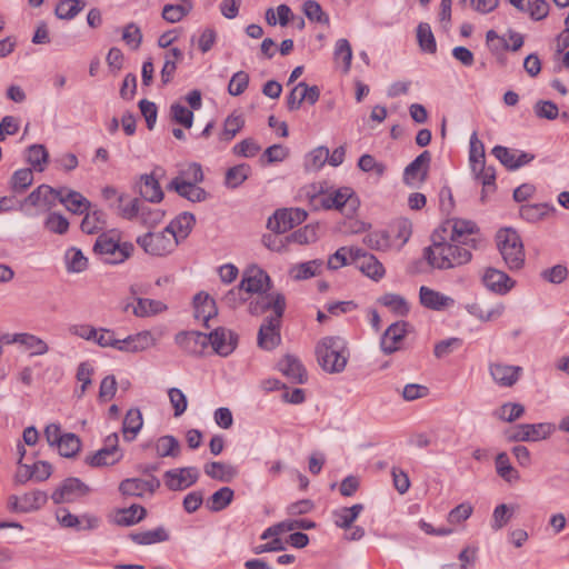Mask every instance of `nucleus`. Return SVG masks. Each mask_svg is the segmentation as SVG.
Returning <instances> with one entry per match:
<instances>
[{
  "mask_svg": "<svg viewBox=\"0 0 569 569\" xmlns=\"http://www.w3.org/2000/svg\"><path fill=\"white\" fill-rule=\"evenodd\" d=\"M471 257L470 248L451 240L448 242L438 232L432 236V244L423 249V258L428 264L440 270L465 264Z\"/></svg>",
  "mask_w": 569,
  "mask_h": 569,
  "instance_id": "obj_1",
  "label": "nucleus"
},
{
  "mask_svg": "<svg viewBox=\"0 0 569 569\" xmlns=\"http://www.w3.org/2000/svg\"><path fill=\"white\" fill-rule=\"evenodd\" d=\"M318 363L329 373L342 372L349 359L347 342L339 336L322 338L316 347Z\"/></svg>",
  "mask_w": 569,
  "mask_h": 569,
  "instance_id": "obj_2",
  "label": "nucleus"
},
{
  "mask_svg": "<svg viewBox=\"0 0 569 569\" xmlns=\"http://www.w3.org/2000/svg\"><path fill=\"white\" fill-rule=\"evenodd\" d=\"M497 247L509 270H520L525 264V249L520 236L512 229H501L497 233Z\"/></svg>",
  "mask_w": 569,
  "mask_h": 569,
  "instance_id": "obj_3",
  "label": "nucleus"
},
{
  "mask_svg": "<svg viewBox=\"0 0 569 569\" xmlns=\"http://www.w3.org/2000/svg\"><path fill=\"white\" fill-rule=\"evenodd\" d=\"M93 251L104 263L118 264L131 256L133 244L130 242L120 243L113 237L102 233L96 240Z\"/></svg>",
  "mask_w": 569,
  "mask_h": 569,
  "instance_id": "obj_4",
  "label": "nucleus"
},
{
  "mask_svg": "<svg viewBox=\"0 0 569 569\" xmlns=\"http://www.w3.org/2000/svg\"><path fill=\"white\" fill-rule=\"evenodd\" d=\"M137 243L146 253L157 257L166 256L177 247V239L173 238L166 229L160 232H148L138 237Z\"/></svg>",
  "mask_w": 569,
  "mask_h": 569,
  "instance_id": "obj_5",
  "label": "nucleus"
},
{
  "mask_svg": "<svg viewBox=\"0 0 569 569\" xmlns=\"http://www.w3.org/2000/svg\"><path fill=\"white\" fill-rule=\"evenodd\" d=\"M307 212L300 208L279 209L269 218L267 227L274 233L283 234L307 219Z\"/></svg>",
  "mask_w": 569,
  "mask_h": 569,
  "instance_id": "obj_6",
  "label": "nucleus"
},
{
  "mask_svg": "<svg viewBox=\"0 0 569 569\" xmlns=\"http://www.w3.org/2000/svg\"><path fill=\"white\" fill-rule=\"evenodd\" d=\"M553 429L548 422L521 423L508 430L506 435L509 441H539L547 439Z\"/></svg>",
  "mask_w": 569,
  "mask_h": 569,
  "instance_id": "obj_7",
  "label": "nucleus"
},
{
  "mask_svg": "<svg viewBox=\"0 0 569 569\" xmlns=\"http://www.w3.org/2000/svg\"><path fill=\"white\" fill-rule=\"evenodd\" d=\"M161 486L160 480L150 475L149 477L142 478H127L119 485V491L124 497H137L143 498L149 495L152 496Z\"/></svg>",
  "mask_w": 569,
  "mask_h": 569,
  "instance_id": "obj_8",
  "label": "nucleus"
},
{
  "mask_svg": "<svg viewBox=\"0 0 569 569\" xmlns=\"http://www.w3.org/2000/svg\"><path fill=\"white\" fill-rule=\"evenodd\" d=\"M119 438L117 433H111L104 439V446L96 453L86 457V463L91 467L112 466L117 463L122 455L118 448Z\"/></svg>",
  "mask_w": 569,
  "mask_h": 569,
  "instance_id": "obj_9",
  "label": "nucleus"
},
{
  "mask_svg": "<svg viewBox=\"0 0 569 569\" xmlns=\"http://www.w3.org/2000/svg\"><path fill=\"white\" fill-rule=\"evenodd\" d=\"M249 303V312L258 316L271 309L270 317H282L286 309V298L282 293H258Z\"/></svg>",
  "mask_w": 569,
  "mask_h": 569,
  "instance_id": "obj_10",
  "label": "nucleus"
},
{
  "mask_svg": "<svg viewBox=\"0 0 569 569\" xmlns=\"http://www.w3.org/2000/svg\"><path fill=\"white\" fill-rule=\"evenodd\" d=\"M90 492L89 486L78 478L66 479L51 495L54 503L73 502Z\"/></svg>",
  "mask_w": 569,
  "mask_h": 569,
  "instance_id": "obj_11",
  "label": "nucleus"
},
{
  "mask_svg": "<svg viewBox=\"0 0 569 569\" xmlns=\"http://www.w3.org/2000/svg\"><path fill=\"white\" fill-rule=\"evenodd\" d=\"M351 262L367 277L375 281L380 280L385 276L382 263L371 253L362 249H353L351 251Z\"/></svg>",
  "mask_w": 569,
  "mask_h": 569,
  "instance_id": "obj_12",
  "label": "nucleus"
},
{
  "mask_svg": "<svg viewBox=\"0 0 569 569\" xmlns=\"http://www.w3.org/2000/svg\"><path fill=\"white\" fill-rule=\"evenodd\" d=\"M168 489L173 491L184 490L199 479V470L196 467L171 469L163 475Z\"/></svg>",
  "mask_w": 569,
  "mask_h": 569,
  "instance_id": "obj_13",
  "label": "nucleus"
},
{
  "mask_svg": "<svg viewBox=\"0 0 569 569\" xmlns=\"http://www.w3.org/2000/svg\"><path fill=\"white\" fill-rule=\"evenodd\" d=\"M239 284L246 293H264L269 289L270 278L258 266H250L243 271Z\"/></svg>",
  "mask_w": 569,
  "mask_h": 569,
  "instance_id": "obj_14",
  "label": "nucleus"
},
{
  "mask_svg": "<svg viewBox=\"0 0 569 569\" xmlns=\"http://www.w3.org/2000/svg\"><path fill=\"white\" fill-rule=\"evenodd\" d=\"M207 337L213 351L221 357L231 355L238 343V336L223 327L216 328Z\"/></svg>",
  "mask_w": 569,
  "mask_h": 569,
  "instance_id": "obj_15",
  "label": "nucleus"
},
{
  "mask_svg": "<svg viewBox=\"0 0 569 569\" xmlns=\"http://www.w3.org/2000/svg\"><path fill=\"white\" fill-rule=\"evenodd\" d=\"M282 317H266L258 332V346L264 350H272L281 341L280 327Z\"/></svg>",
  "mask_w": 569,
  "mask_h": 569,
  "instance_id": "obj_16",
  "label": "nucleus"
},
{
  "mask_svg": "<svg viewBox=\"0 0 569 569\" xmlns=\"http://www.w3.org/2000/svg\"><path fill=\"white\" fill-rule=\"evenodd\" d=\"M448 223L451 227L450 240L452 242L461 243L468 248H477L478 239L475 234L478 233V228L475 222L456 219Z\"/></svg>",
  "mask_w": 569,
  "mask_h": 569,
  "instance_id": "obj_17",
  "label": "nucleus"
},
{
  "mask_svg": "<svg viewBox=\"0 0 569 569\" xmlns=\"http://www.w3.org/2000/svg\"><path fill=\"white\" fill-rule=\"evenodd\" d=\"M482 283L495 293L506 295L515 287L516 281L499 269L487 268L482 274Z\"/></svg>",
  "mask_w": 569,
  "mask_h": 569,
  "instance_id": "obj_18",
  "label": "nucleus"
},
{
  "mask_svg": "<svg viewBox=\"0 0 569 569\" xmlns=\"http://www.w3.org/2000/svg\"><path fill=\"white\" fill-rule=\"evenodd\" d=\"M174 341L189 355H201L209 346L207 333L200 331H181L176 335Z\"/></svg>",
  "mask_w": 569,
  "mask_h": 569,
  "instance_id": "obj_19",
  "label": "nucleus"
},
{
  "mask_svg": "<svg viewBox=\"0 0 569 569\" xmlns=\"http://www.w3.org/2000/svg\"><path fill=\"white\" fill-rule=\"evenodd\" d=\"M431 162V153L428 150L421 152L411 161L403 171V180L407 184H413L416 180L423 182L428 177Z\"/></svg>",
  "mask_w": 569,
  "mask_h": 569,
  "instance_id": "obj_20",
  "label": "nucleus"
},
{
  "mask_svg": "<svg viewBox=\"0 0 569 569\" xmlns=\"http://www.w3.org/2000/svg\"><path fill=\"white\" fill-rule=\"evenodd\" d=\"M156 345V339L150 331H141L136 335L117 339L116 348L123 352H139L147 350Z\"/></svg>",
  "mask_w": 569,
  "mask_h": 569,
  "instance_id": "obj_21",
  "label": "nucleus"
},
{
  "mask_svg": "<svg viewBox=\"0 0 569 569\" xmlns=\"http://www.w3.org/2000/svg\"><path fill=\"white\" fill-rule=\"evenodd\" d=\"M60 196L61 188L54 189L48 184H41L26 198V203H29L33 207L50 209L54 207L57 202H59Z\"/></svg>",
  "mask_w": 569,
  "mask_h": 569,
  "instance_id": "obj_22",
  "label": "nucleus"
},
{
  "mask_svg": "<svg viewBox=\"0 0 569 569\" xmlns=\"http://www.w3.org/2000/svg\"><path fill=\"white\" fill-rule=\"evenodd\" d=\"M489 371L492 379L502 387H512L522 373L520 366L505 365L501 362L490 363Z\"/></svg>",
  "mask_w": 569,
  "mask_h": 569,
  "instance_id": "obj_23",
  "label": "nucleus"
},
{
  "mask_svg": "<svg viewBox=\"0 0 569 569\" xmlns=\"http://www.w3.org/2000/svg\"><path fill=\"white\" fill-rule=\"evenodd\" d=\"M407 322L397 321L390 325L381 337L380 347L386 355H391L398 350V343L405 338L407 332Z\"/></svg>",
  "mask_w": 569,
  "mask_h": 569,
  "instance_id": "obj_24",
  "label": "nucleus"
},
{
  "mask_svg": "<svg viewBox=\"0 0 569 569\" xmlns=\"http://www.w3.org/2000/svg\"><path fill=\"white\" fill-rule=\"evenodd\" d=\"M278 368L292 383L302 385L307 381V371L303 365L292 355H286L279 361Z\"/></svg>",
  "mask_w": 569,
  "mask_h": 569,
  "instance_id": "obj_25",
  "label": "nucleus"
},
{
  "mask_svg": "<svg viewBox=\"0 0 569 569\" xmlns=\"http://www.w3.org/2000/svg\"><path fill=\"white\" fill-rule=\"evenodd\" d=\"M137 188L139 194L149 202L157 203L163 199V191L154 172L141 174Z\"/></svg>",
  "mask_w": 569,
  "mask_h": 569,
  "instance_id": "obj_26",
  "label": "nucleus"
},
{
  "mask_svg": "<svg viewBox=\"0 0 569 569\" xmlns=\"http://www.w3.org/2000/svg\"><path fill=\"white\" fill-rule=\"evenodd\" d=\"M194 318L201 320L209 328V320L218 315V308L213 298L206 292H199L193 298Z\"/></svg>",
  "mask_w": 569,
  "mask_h": 569,
  "instance_id": "obj_27",
  "label": "nucleus"
},
{
  "mask_svg": "<svg viewBox=\"0 0 569 569\" xmlns=\"http://www.w3.org/2000/svg\"><path fill=\"white\" fill-rule=\"evenodd\" d=\"M419 298L423 307L437 311L443 310L455 303V300L451 297L426 286L420 287Z\"/></svg>",
  "mask_w": 569,
  "mask_h": 569,
  "instance_id": "obj_28",
  "label": "nucleus"
},
{
  "mask_svg": "<svg viewBox=\"0 0 569 569\" xmlns=\"http://www.w3.org/2000/svg\"><path fill=\"white\" fill-rule=\"evenodd\" d=\"M194 223L196 219L192 213L182 212L166 227V231L177 239L178 246L180 240H183L189 236Z\"/></svg>",
  "mask_w": 569,
  "mask_h": 569,
  "instance_id": "obj_29",
  "label": "nucleus"
},
{
  "mask_svg": "<svg viewBox=\"0 0 569 569\" xmlns=\"http://www.w3.org/2000/svg\"><path fill=\"white\" fill-rule=\"evenodd\" d=\"M59 202L62 203L67 210L77 214H82L89 211L91 207L90 201L86 199L80 192L69 190L67 188H61Z\"/></svg>",
  "mask_w": 569,
  "mask_h": 569,
  "instance_id": "obj_30",
  "label": "nucleus"
},
{
  "mask_svg": "<svg viewBox=\"0 0 569 569\" xmlns=\"http://www.w3.org/2000/svg\"><path fill=\"white\" fill-rule=\"evenodd\" d=\"M203 470L208 477L222 482H230L238 475V469L234 466L220 461L206 463Z\"/></svg>",
  "mask_w": 569,
  "mask_h": 569,
  "instance_id": "obj_31",
  "label": "nucleus"
},
{
  "mask_svg": "<svg viewBox=\"0 0 569 569\" xmlns=\"http://www.w3.org/2000/svg\"><path fill=\"white\" fill-rule=\"evenodd\" d=\"M363 509L365 506L362 503L339 508L332 512L333 522L339 528L349 529Z\"/></svg>",
  "mask_w": 569,
  "mask_h": 569,
  "instance_id": "obj_32",
  "label": "nucleus"
},
{
  "mask_svg": "<svg viewBox=\"0 0 569 569\" xmlns=\"http://www.w3.org/2000/svg\"><path fill=\"white\" fill-rule=\"evenodd\" d=\"M147 516V510L140 505H132L129 508L119 509L114 515V522L119 526H133L139 523Z\"/></svg>",
  "mask_w": 569,
  "mask_h": 569,
  "instance_id": "obj_33",
  "label": "nucleus"
},
{
  "mask_svg": "<svg viewBox=\"0 0 569 569\" xmlns=\"http://www.w3.org/2000/svg\"><path fill=\"white\" fill-rule=\"evenodd\" d=\"M386 233H388L391 243L395 240H399V248H401L408 242V240L411 237V221L406 218L396 219L393 222L390 223L388 230H386Z\"/></svg>",
  "mask_w": 569,
  "mask_h": 569,
  "instance_id": "obj_34",
  "label": "nucleus"
},
{
  "mask_svg": "<svg viewBox=\"0 0 569 569\" xmlns=\"http://www.w3.org/2000/svg\"><path fill=\"white\" fill-rule=\"evenodd\" d=\"M331 193V203H333L335 209L341 211L345 210L347 214L355 212L358 206V199L353 196V192L350 188H340Z\"/></svg>",
  "mask_w": 569,
  "mask_h": 569,
  "instance_id": "obj_35",
  "label": "nucleus"
},
{
  "mask_svg": "<svg viewBox=\"0 0 569 569\" xmlns=\"http://www.w3.org/2000/svg\"><path fill=\"white\" fill-rule=\"evenodd\" d=\"M142 425L143 420L141 411L138 408L128 410L122 423L124 440L132 441L142 428Z\"/></svg>",
  "mask_w": 569,
  "mask_h": 569,
  "instance_id": "obj_36",
  "label": "nucleus"
},
{
  "mask_svg": "<svg viewBox=\"0 0 569 569\" xmlns=\"http://www.w3.org/2000/svg\"><path fill=\"white\" fill-rule=\"evenodd\" d=\"M168 188L192 202L204 201L208 196L207 191L197 184L170 182Z\"/></svg>",
  "mask_w": 569,
  "mask_h": 569,
  "instance_id": "obj_37",
  "label": "nucleus"
},
{
  "mask_svg": "<svg viewBox=\"0 0 569 569\" xmlns=\"http://www.w3.org/2000/svg\"><path fill=\"white\" fill-rule=\"evenodd\" d=\"M129 538L137 545H152L169 540V533L163 527L142 532H131Z\"/></svg>",
  "mask_w": 569,
  "mask_h": 569,
  "instance_id": "obj_38",
  "label": "nucleus"
},
{
  "mask_svg": "<svg viewBox=\"0 0 569 569\" xmlns=\"http://www.w3.org/2000/svg\"><path fill=\"white\" fill-rule=\"evenodd\" d=\"M183 59V52L179 48H171L164 53V63L161 69V81L167 84L173 78L177 62Z\"/></svg>",
  "mask_w": 569,
  "mask_h": 569,
  "instance_id": "obj_39",
  "label": "nucleus"
},
{
  "mask_svg": "<svg viewBox=\"0 0 569 569\" xmlns=\"http://www.w3.org/2000/svg\"><path fill=\"white\" fill-rule=\"evenodd\" d=\"M13 340L31 351V356H41L49 351V347L44 340L31 333H16Z\"/></svg>",
  "mask_w": 569,
  "mask_h": 569,
  "instance_id": "obj_40",
  "label": "nucleus"
},
{
  "mask_svg": "<svg viewBox=\"0 0 569 569\" xmlns=\"http://www.w3.org/2000/svg\"><path fill=\"white\" fill-rule=\"evenodd\" d=\"M243 127L244 119L241 114L234 112L229 114L223 122L222 131L219 133V140L223 142L231 141Z\"/></svg>",
  "mask_w": 569,
  "mask_h": 569,
  "instance_id": "obj_41",
  "label": "nucleus"
},
{
  "mask_svg": "<svg viewBox=\"0 0 569 569\" xmlns=\"http://www.w3.org/2000/svg\"><path fill=\"white\" fill-rule=\"evenodd\" d=\"M27 161L33 170L42 172L49 161V153L43 144H32L27 150Z\"/></svg>",
  "mask_w": 569,
  "mask_h": 569,
  "instance_id": "obj_42",
  "label": "nucleus"
},
{
  "mask_svg": "<svg viewBox=\"0 0 569 569\" xmlns=\"http://www.w3.org/2000/svg\"><path fill=\"white\" fill-rule=\"evenodd\" d=\"M233 495L234 492L231 488H220L209 498L207 502L208 509L213 512L226 509L232 502Z\"/></svg>",
  "mask_w": 569,
  "mask_h": 569,
  "instance_id": "obj_43",
  "label": "nucleus"
},
{
  "mask_svg": "<svg viewBox=\"0 0 569 569\" xmlns=\"http://www.w3.org/2000/svg\"><path fill=\"white\" fill-rule=\"evenodd\" d=\"M250 172L251 168L247 163L231 167L226 172L224 183L228 188L236 189L248 179Z\"/></svg>",
  "mask_w": 569,
  "mask_h": 569,
  "instance_id": "obj_44",
  "label": "nucleus"
},
{
  "mask_svg": "<svg viewBox=\"0 0 569 569\" xmlns=\"http://www.w3.org/2000/svg\"><path fill=\"white\" fill-rule=\"evenodd\" d=\"M166 309V305L159 300L138 298L136 306H133V313L137 317H150Z\"/></svg>",
  "mask_w": 569,
  "mask_h": 569,
  "instance_id": "obj_45",
  "label": "nucleus"
},
{
  "mask_svg": "<svg viewBox=\"0 0 569 569\" xmlns=\"http://www.w3.org/2000/svg\"><path fill=\"white\" fill-rule=\"evenodd\" d=\"M417 40L420 49L427 53L437 51V43L431 27L427 22H420L417 27Z\"/></svg>",
  "mask_w": 569,
  "mask_h": 569,
  "instance_id": "obj_46",
  "label": "nucleus"
},
{
  "mask_svg": "<svg viewBox=\"0 0 569 569\" xmlns=\"http://www.w3.org/2000/svg\"><path fill=\"white\" fill-rule=\"evenodd\" d=\"M86 216L81 222V230L88 234L96 233L102 230L106 226V214L101 210H94L92 212H84Z\"/></svg>",
  "mask_w": 569,
  "mask_h": 569,
  "instance_id": "obj_47",
  "label": "nucleus"
},
{
  "mask_svg": "<svg viewBox=\"0 0 569 569\" xmlns=\"http://www.w3.org/2000/svg\"><path fill=\"white\" fill-rule=\"evenodd\" d=\"M22 513L39 510L46 505L48 496L44 491L34 490L20 496Z\"/></svg>",
  "mask_w": 569,
  "mask_h": 569,
  "instance_id": "obj_48",
  "label": "nucleus"
},
{
  "mask_svg": "<svg viewBox=\"0 0 569 569\" xmlns=\"http://www.w3.org/2000/svg\"><path fill=\"white\" fill-rule=\"evenodd\" d=\"M64 261L69 272H82L88 267V259L78 248H69L64 253Z\"/></svg>",
  "mask_w": 569,
  "mask_h": 569,
  "instance_id": "obj_49",
  "label": "nucleus"
},
{
  "mask_svg": "<svg viewBox=\"0 0 569 569\" xmlns=\"http://www.w3.org/2000/svg\"><path fill=\"white\" fill-rule=\"evenodd\" d=\"M203 180L202 168L199 163H189L186 168L179 171V176L171 180L177 183L198 184Z\"/></svg>",
  "mask_w": 569,
  "mask_h": 569,
  "instance_id": "obj_50",
  "label": "nucleus"
},
{
  "mask_svg": "<svg viewBox=\"0 0 569 569\" xmlns=\"http://www.w3.org/2000/svg\"><path fill=\"white\" fill-rule=\"evenodd\" d=\"M158 457H177L180 453V443L173 436H162L156 442Z\"/></svg>",
  "mask_w": 569,
  "mask_h": 569,
  "instance_id": "obj_51",
  "label": "nucleus"
},
{
  "mask_svg": "<svg viewBox=\"0 0 569 569\" xmlns=\"http://www.w3.org/2000/svg\"><path fill=\"white\" fill-rule=\"evenodd\" d=\"M57 448L62 457L73 458L81 449L80 438L71 432L63 433Z\"/></svg>",
  "mask_w": 569,
  "mask_h": 569,
  "instance_id": "obj_52",
  "label": "nucleus"
},
{
  "mask_svg": "<svg viewBox=\"0 0 569 569\" xmlns=\"http://www.w3.org/2000/svg\"><path fill=\"white\" fill-rule=\"evenodd\" d=\"M170 117L172 121L183 126L184 128H191L193 123V111L184 107L180 102H173L170 106Z\"/></svg>",
  "mask_w": 569,
  "mask_h": 569,
  "instance_id": "obj_53",
  "label": "nucleus"
},
{
  "mask_svg": "<svg viewBox=\"0 0 569 569\" xmlns=\"http://www.w3.org/2000/svg\"><path fill=\"white\" fill-rule=\"evenodd\" d=\"M321 267V262L318 260H311L303 263L293 266L290 270V274L295 280H305L315 277Z\"/></svg>",
  "mask_w": 569,
  "mask_h": 569,
  "instance_id": "obj_54",
  "label": "nucleus"
},
{
  "mask_svg": "<svg viewBox=\"0 0 569 569\" xmlns=\"http://www.w3.org/2000/svg\"><path fill=\"white\" fill-rule=\"evenodd\" d=\"M550 207L546 203L523 204L520 207V217L529 222H536L547 216Z\"/></svg>",
  "mask_w": 569,
  "mask_h": 569,
  "instance_id": "obj_55",
  "label": "nucleus"
},
{
  "mask_svg": "<svg viewBox=\"0 0 569 569\" xmlns=\"http://www.w3.org/2000/svg\"><path fill=\"white\" fill-rule=\"evenodd\" d=\"M496 469L497 473L506 481H512L519 479L518 471L511 466L509 458L506 452H500L496 457Z\"/></svg>",
  "mask_w": 569,
  "mask_h": 569,
  "instance_id": "obj_56",
  "label": "nucleus"
},
{
  "mask_svg": "<svg viewBox=\"0 0 569 569\" xmlns=\"http://www.w3.org/2000/svg\"><path fill=\"white\" fill-rule=\"evenodd\" d=\"M84 7L79 0H66L60 2L54 10L59 19L70 20L73 19Z\"/></svg>",
  "mask_w": 569,
  "mask_h": 569,
  "instance_id": "obj_57",
  "label": "nucleus"
},
{
  "mask_svg": "<svg viewBox=\"0 0 569 569\" xmlns=\"http://www.w3.org/2000/svg\"><path fill=\"white\" fill-rule=\"evenodd\" d=\"M317 230L318 228L316 226L308 224L286 236V240L299 244L315 242L318 238Z\"/></svg>",
  "mask_w": 569,
  "mask_h": 569,
  "instance_id": "obj_58",
  "label": "nucleus"
},
{
  "mask_svg": "<svg viewBox=\"0 0 569 569\" xmlns=\"http://www.w3.org/2000/svg\"><path fill=\"white\" fill-rule=\"evenodd\" d=\"M33 182L32 169L23 168L13 172L11 177V188L14 192H21L30 187Z\"/></svg>",
  "mask_w": 569,
  "mask_h": 569,
  "instance_id": "obj_59",
  "label": "nucleus"
},
{
  "mask_svg": "<svg viewBox=\"0 0 569 569\" xmlns=\"http://www.w3.org/2000/svg\"><path fill=\"white\" fill-rule=\"evenodd\" d=\"M380 303L388 307L391 311L405 316L409 311L408 303L403 297L396 293H386L379 299Z\"/></svg>",
  "mask_w": 569,
  "mask_h": 569,
  "instance_id": "obj_60",
  "label": "nucleus"
},
{
  "mask_svg": "<svg viewBox=\"0 0 569 569\" xmlns=\"http://www.w3.org/2000/svg\"><path fill=\"white\" fill-rule=\"evenodd\" d=\"M191 8V3L166 4L162 9V18L170 23L179 22L190 12Z\"/></svg>",
  "mask_w": 569,
  "mask_h": 569,
  "instance_id": "obj_61",
  "label": "nucleus"
},
{
  "mask_svg": "<svg viewBox=\"0 0 569 569\" xmlns=\"http://www.w3.org/2000/svg\"><path fill=\"white\" fill-rule=\"evenodd\" d=\"M470 167L472 172H477V164L486 163L485 160V148L481 141L478 140L477 133L475 132L470 138Z\"/></svg>",
  "mask_w": 569,
  "mask_h": 569,
  "instance_id": "obj_62",
  "label": "nucleus"
},
{
  "mask_svg": "<svg viewBox=\"0 0 569 569\" xmlns=\"http://www.w3.org/2000/svg\"><path fill=\"white\" fill-rule=\"evenodd\" d=\"M535 114L540 119L555 120L559 114L557 104L549 100H539L533 106Z\"/></svg>",
  "mask_w": 569,
  "mask_h": 569,
  "instance_id": "obj_63",
  "label": "nucleus"
},
{
  "mask_svg": "<svg viewBox=\"0 0 569 569\" xmlns=\"http://www.w3.org/2000/svg\"><path fill=\"white\" fill-rule=\"evenodd\" d=\"M329 158V149L326 147H318L313 149L307 157L306 167L309 170H319Z\"/></svg>",
  "mask_w": 569,
  "mask_h": 569,
  "instance_id": "obj_64",
  "label": "nucleus"
}]
</instances>
